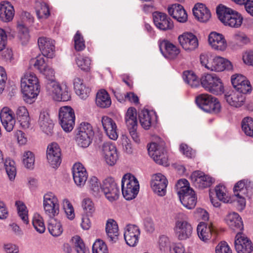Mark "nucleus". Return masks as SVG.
<instances>
[{
    "label": "nucleus",
    "instance_id": "f257e3e1",
    "mask_svg": "<svg viewBox=\"0 0 253 253\" xmlns=\"http://www.w3.org/2000/svg\"><path fill=\"white\" fill-rule=\"evenodd\" d=\"M21 89L24 100L29 104L37 98L41 89L40 81L36 75L25 72L21 77Z\"/></svg>",
    "mask_w": 253,
    "mask_h": 253
},
{
    "label": "nucleus",
    "instance_id": "f03ea898",
    "mask_svg": "<svg viewBox=\"0 0 253 253\" xmlns=\"http://www.w3.org/2000/svg\"><path fill=\"white\" fill-rule=\"evenodd\" d=\"M175 186L182 205L189 210L194 209L197 203V198L194 191L190 187L188 181L185 179H180Z\"/></svg>",
    "mask_w": 253,
    "mask_h": 253
},
{
    "label": "nucleus",
    "instance_id": "7ed1b4c3",
    "mask_svg": "<svg viewBox=\"0 0 253 253\" xmlns=\"http://www.w3.org/2000/svg\"><path fill=\"white\" fill-rule=\"evenodd\" d=\"M46 94L56 101H66L71 98L69 87L66 84H60L55 80L46 82L45 85Z\"/></svg>",
    "mask_w": 253,
    "mask_h": 253
},
{
    "label": "nucleus",
    "instance_id": "20e7f679",
    "mask_svg": "<svg viewBox=\"0 0 253 253\" xmlns=\"http://www.w3.org/2000/svg\"><path fill=\"white\" fill-rule=\"evenodd\" d=\"M253 188V184L247 179H243L236 183L234 187L233 200L239 211H243L246 205V198L249 197Z\"/></svg>",
    "mask_w": 253,
    "mask_h": 253
},
{
    "label": "nucleus",
    "instance_id": "39448f33",
    "mask_svg": "<svg viewBox=\"0 0 253 253\" xmlns=\"http://www.w3.org/2000/svg\"><path fill=\"white\" fill-rule=\"evenodd\" d=\"M216 13L219 20L225 26L237 28L243 23V17L239 12L223 5L217 7Z\"/></svg>",
    "mask_w": 253,
    "mask_h": 253
},
{
    "label": "nucleus",
    "instance_id": "423d86ee",
    "mask_svg": "<svg viewBox=\"0 0 253 253\" xmlns=\"http://www.w3.org/2000/svg\"><path fill=\"white\" fill-rule=\"evenodd\" d=\"M200 60L203 66L211 71L221 72L224 70H231L233 69L230 61L220 56L211 58L207 54L202 53L200 56Z\"/></svg>",
    "mask_w": 253,
    "mask_h": 253
},
{
    "label": "nucleus",
    "instance_id": "0eeeda50",
    "mask_svg": "<svg viewBox=\"0 0 253 253\" xmlns=\"http://www.w3.org/2000/svg\"><path fill=\"white\" fill-rule=\"evenodd\" d=\"M173 231L176 238L180 241L186 240L191 237L193 228L186 216L178 213L175 216Z\"/></svg>",
    "mask_w": 253,
    "mask_h": 253
},
{
    "label": "nucleus",
    "instance_id": "6e6552de",
    "mask_svg": "<svg viewBox=\"0 0 253 253\" xmlns=\"http://www.w3.org/2000/svg\"><path fill=\"white\" fill-rule=\"evenodd\" d=\"M122 191L124 198L130 200L135 198L139 190V184L137 178L132 174H125L122 179Z\"/></svg>",
    "mask_w": 253,
    "mask_h": 253
},
{
    "label": "nucleus",
    "instance_id": "1a4fd4ad",
    "mask_svg": "<svg viewBox=\"0 0 253 253\" xmlns=\"http://www.w3.org/2000/svg\"><path fill=\"white\" fill-rule=\"evenodd\" d=\"M197 105L204 111L216 114L220 112L221 106L217 99L208 94H202L196 98Z\"/></svg>",
    "mask_w": 253,
    "mask_h": 253
},
{
    "label": "nucleus",
    "instance_id": "9d476101",
    "mask_svg": "<svg viewBox=\"0 0 253 253\" xmlns=\"http://www.w3.org/2000/svg\"><path fill=\"white\" fill-rule=\"evenodd\" d=\"M93 135L91 126L87 123H82L77 128L75 140L80 147L86 148L90 144Z\"/></svg>",
    "mask_w": 253,
    "mask_h": 253
},
{
    "label": "nucleus",
    "instance_id": "9b49d317",
    "mask_svg": "<svg viewBox=\"0 0 253 253\" xmlns=\"http://www.w3.org/2000/svg\"><path fill=\"white\" fill-rule=\"evenodd\" d=\"M202 86L213 94L218 95L223 92L224 88L221 80L213 74L204 75L201 78Z\"/></svg>",
    "mask_w": 253,
    "mask_h": 253
},
{
    "label": "nucleus",
    "instance_id": "f8f14e48",
    "mask_svg": "<svg viewBox=\"0 0 253 253\" xmlns=\"http://www.w3.org/2000/svg\"><path fill=\"white\" fill-rule=\"evenodd\" d=\"M59 119L62 129L66 132L71 131L75 126L74 110L68 106H63L59 111Z\"/></svg>",
    "mask_w": 253,
    "mask_h": 253
},
{
    "label": "nucleus",
    "instance_id": "ddd939ff",
    "mask_svg": "<svg viewBox=\"0 0 253 253\" xmlns=\"http://www.w3.org/2000/svg\"><path fill=\"white\" fill-rule=\"evenodd\" d=\"M43 206L46 215L53 218L59 212V204L57 197L52 192H48L43 196Z\"/></svg>",
    "mask_w": 253,
    "mask_h": 253
},
{
    "label": "nucleus",
    "instance_id": "4468645a",
    "mask_svg": "<svg viewBox=\"0 0 253 253\" xmlns=\"http://www.w3.org/2000/svg\"><path fill=\"white\" fill-rule=\"evenodd\" d=\"M178 41L182 48L187 52L196 49L199 46L197 37L191 32H184L178 37Z\"/></svg>",
    "mask_w": 253,
    "mask_h": 253
},
{
    "label": "nucleus",
    "instance_id": "2eb2a0df",
    "mask_svg": "<svg viewBox=\"0 0 253 253\" xmlns=\"http://www.w3.org/2000/svg\"><path fill=\"white\" fill-rule=\"evenodd\" d=\"M101 190L102 193H103L110 202L116 201L119 198V188L114 179L111 177L107 178L103 181Z\"/></svg>",
    "mask_w": 253,
    "mask_h": 253
},
{
    "label": "nucleus",
    "instance_id": "dca6fc26",
    "mask_svg": "<svg viewBox=\"0 0 253 253\" xmlns=\"http://www.w3.org/2000/svg\"><path fill=\"white\" fill-rule=\"evenodd\" d=\"M148 154L157 164L168 166V156L163 148L152 142L148 146Z\"/></svg>",
    "mask_w": 253,
    "mask_h": 253
},
{
    "label": "nucleus",
    "instance_id": "f3484780",
    "mask_svg": "<svg viewBox=\"0 0 253 253\" xmlns=\"http://www.w3.org/2000/svg\"><path fill=\"white\" fill-rule=\"evenodd\" d=\"M102 155L106 163L114 165L119 159L117 149L114 144L110 142H104L102 148Z\"/></svg>",
    "mask_w": 253,
    "mask_h": 253
},
{
    "label": "nucleus",
    "instance_id": "a211bd4d",
    "mask_svg": "<svg viewBox=\"0 0 253 253\" xmlns=\"http://www.w3.org/2000/svg\"><path fill=\"white\" fill-rule=\"evenodd\" d=\"M235 249L237 253H251L253 246L251 241L242 232H238L235 238Z\"/></svg>",
    "mask_w": 253,
    "mask_h": 253
},
{
    "label": "nucleus",
    "instance_id": "6ab92c4d",
    "mask_svg": "<svg viewBox=\"0 0 253 253\" xmlns=\"http://www.w3.org/2000/svg\"><path fill=\"white\" fill-rule=\"evenodd\" d=\"M46 158L52 168H57L60 166L61 162V150L56 143H52L47 146Z\"/></svg>",
    "mask_w": 253,
    "mask_h": 253
},
{
    "label": "nucleus",
    "instance_id": "aec40b11",
    "mask_svg": "<svg viewBox=\"0 0 253 253\" xmlns=\"http://www.w3.org/2000/svg\"><path fill=\"white\" fill-rule=\"evenodd\" d=\"M190 179L193 184L200 189L210 187L214 182L213 179L200 170L192 172Z\"/></svg>",
    "mask_w": 253,
    "mask_h": 253
},
{
    "label": "nucleus",
    "instance_id": "412c9836",
    "mask_svg": "<svg viewBox=\"0 0 253 253\" xmlns=\"http://www.w3.org/2000/svg\"><path fill=\"white\" fill-rule=\"evenodd\" d=\"M153 18L156 27L162 31L171 30L173 23L171 19L165 13L156 11L153 13Z\"/></svg>",
    "mask_w": 253,
    "mask_h": 253
},
{
    "label": "nucleus",
    "instance_id": "4be33fe9",
    "mask_svg": "<svg viewBox=\"0 0 253 253\" xmlns=\"http://www.w3.org/2000/svg\"><path fill=\"white\" fill-rule=\"evenodd\" d=\"M231 81L236 90L241 91L244 93L251 92L252 86L250 82L245 76L236 74L232 76Z\"/></svg>",
    "mask_w": 253,
    "mask_h": 253
},
{
    "label": "nucleus",
    "instance_id": "5701e85b",
    "mask_svg": "<svg viewBox=\"0 0 253 253\" xmlns=\"http://www.w3.org/2000/svg\"><path fill=\"white\" fill-rule=\"evenodd\" d=\"M168 181L166 177L161 173L155 174L151 183L154 192L160 196H164L166 193V188Z\"/></svg>",
    "mask_w": 253,
    "mask_h": 253
},
{
    "label": "nucleus",
    "instance_id": "b1692460",
    "mask_svg": "<svg viewBox=\"0 0 253 253\" xmlns=\"http://www.w3.org/2000/svg\"><path fill=\"white\" fill-rule=\"evenodd\" d=\"M140 235V229L136 225L128 224L125 228L124 238L126 243L130 247H134L138 244Z\"/></svg>",
    "mask_w": 253,
    "mask_h": 253
},
{
    "label": "nucleus",
    "instance_id": "393cba45",
    "mask_svg": "<svg viewBox=\"0 0 253 253\" xmlns=\"http://www.w3.org/2000/svg\"><path fill=\"white\" fill-rule=\"evenodd\" d=\"M39 47L43 56L52 58L54 56L55 43L52 39L45 37H41L38 39Z\"/></svg>",
    "mask_w": 253,
    "mask_h": 253
},
{
    "label": "nucleus",
    "instance_id": "a878e982",
    "mask_svg": "<svg viewBox=\"0 0 253 253\" xmlns=\"http://www.w3.org/2000/svg\"><path fill=\"white\" fill-rule=\"evenodd\" d=\"M73 179L75 184L80 187H83L87 179L88 174L85 168L80 163L74 165L72 169Z\"/></svg>",
    "mask_w": 253,
    "mask_h": 253
},
{
    "label": "nucleus",
    "instance_id": "bb28decb",
    "mask_svg": "<svg viewBox=\"0 0 253 253\" xmlns=\"http://www.w3.org/2000/svg\"><path fill=\"white\" fill-rule=\"evenodd\" d=\"M208 42L211 48L216 50L224 51L227 47L224 36L216 32H212L209 34Z\"/></svg>",
    "mask_w": 253,
    "mask_h": 253
},
{
    "label": "nucleus",
    "instance_id": "cd10ccee",
    "mask_svg": "<svg viewBox=\"0 0 253 253\" xmlns=\"http://www.w3.org/2000/svg\"><path fill=\"white\" fill-rule=\"evenodd\" d=\"M102 125L106 135L112 140H116L118 137L117 126L115 122L108 116L101 119Z\"/></svg>",
    "mask_w": 253,
    "mask_h": 253
},
{
    "label": "nucleus",
    "instance_id": "c85d7f7f",
    "mask_svg": "<svg viewBox=\"0 0 253 253\" xmlns=\"http://www.w3.org/2000/svg\"><path fill=\"white\" fill-rule=\"evenodd\" d=\"M246 93L235 90L227 92L225 94V99L231 106L238 108L243 106L246 100Z\"/></svg>",
    "mask_w": 253,
    "mask_h": 253
},
{
    "label": "nucleus",
    "instance_id": "c756f323",
    "mask_svg": "<svg viewBox=\"0 0 253 253\" xmlns=\"http://www.w3.org/2000/svg\"><path fill=\"white\" fill-rule=\"evenodd\" d=\"M38 125L44 133L47 135L52 134L54 125L47 112L43 111L40 113Z\"/></svg>",
    "mask_w": 253,
    "mask_h": 253
},
{
    "label": "nucleus",
    "instance_id": "7c9ffc66",
    "mask_svg": "<svg viewBox=\"0 0 253 253\" xmlns=\"http://www.w3.org/2000/svg\"><path fill=\"white\" fill-rule=\"evenodd\" d=\"M195 18L201 22H206L211 17L210 10L203 3H197L193 9Z\"/></svg>",
    "mask_w": 253,
    "mask_h": 253
},
{
    "label": "nucleus",
    "instance_id": "2f4dec72",
    "mask_svg": "<svg viewBox=\"0 0 253 253\" xmlns=\"http://www.w3.org/2000/svg\"><path fill=\"white\" fill-rule=\"evenodd\" d=\"M15 11L13 5L8 1L0 3V19L4 22L11 21L14 16Z\"/></svg>",
    "mask_w": 253,
    "mask_h": 253
},
{
    "label": "nucleus",
    "instance_id": "473e14b6",
    "mask_svg": "<svg viewBox=\"0 0 253 253\" xmlns=\"http://www.w3.org/2000/svg\"><path fill=\"white\" fill-rule=\"evenodd\" d=\"M169 14L179 22H185L187 19V14L183 7L179 4H173L168 8Z\"/></svg>",
    "mask_w": 253,
    "mask_h": 253
},
{
    "label": "nucleus",
    "instance_id": "72a5a7b5",
    "mask_svg": "<svg viewBox=\"0 0 253 253\" xmlns=\"http://www.w3.org/2000/svg\"><path fill=\"white\" fill-rule=\"evenodd\" d=\"M74 88L77 95L82 99H86L90 93V88L84 83L83 80L76 77L73 81Z\"/></svg>",
    "mask_w": 253,
    "mask_h": 253
},
{
    "label": "nucleus",
    "instance_id": "f704fd0d",
    "mask_svg": "<svg viewBox=\"0 0 253 253\" xmlns=\"http://www.w3.org/2000/svg\"><path fill=\"white\" fill-rule=\"evenodd\" d=\"M155 112L147 109L143 110L139 115V122L141 126L145 129H148L152 123L156 120Z\"/></svg>",
    "mask_w": 253,
    "mask_h": 253
},
{
    "label": "nucleus",
    "instance_id": "c9c22d12",
    "mask_svg": "<svg viewBox=\"0 0 253 253\" xmlns=\"http://www.w3.org/2000/svg\"><path fill=\"white\" fill-rule=\"evenodd\" d=\"M225 221L227 225L234 231H241L244 228L242 218L236 212L229 213L225 218Z\"/></svg>",
    "mask_w": 253,
    "mask_h": 253
},
{
    "label": "nucleus",
    "instance_id": "e433bc0d",
    "mask_svg": "<svg viewBox=\"0 0 253 253\" xmlns=\"http://www.w3.org/2000/svg\"><path fill=\"white\" fill-rule=\"evenodd\" d=\"M159 46L162 53L168 58H174L180 52L178 48L167 41H164L161 43Z\"/></svg>",
    "mask_w": 253,
    "mask_h": 253
},
{
    "label": "nucleus",
    "instance_id": "4c0bfd02",
    "mask_svg": "<svg viewBox=\"0 0 253 253\" xmlns=\"http://www.w3.org/2000/svg\"><path fill=\"white\" fill-rule=\"evenodd\" d=\"M105 230L109 241L112 243L116 242L119 235L117 222L113 219H108L106 223Z\"/></svg>",
    "mask_w": 253,
    "mask_h": 253
},
{
    "label": "nucleus",
    "instance_id": "58836bf2",
    "mask_svg": "<svg viewBox=\"0 0 253 253\" xmlns=\"http://www.w3.org/2000/svg\"><path fill=\"white\" fill-rule=\"evenodd\" d=\"M16 118L23 128L29 127L30 118L29 113L24 106H19L15 110Z\"/></svg>",
    "mask_w": 253,
    "mask_h": 253
},
{
    "label": "nucleus",
    "instance_id": "ea45409f",
    "mask_svg": "<svg viewBox=\"0 0 253 253\" xmlns=\"http://www.w3.org/2000/svg\"><path fill=\"white\" fill-rule=\"evenodd\" d=\"M87 188L90 193L94 197H100L102 194V185L98 179L95 176L91 177L87 184Z\"/></svg>",
    "mask_w": 253,
    "mask_h": 253
},
{
    "label": "nucleus",
    "instance_id": "a19ab883",
    "mask_svg": "<svg viewBox=\"0 0 253 253\" xmlns=\"http://www.w3.org/2000/svg\"><path fill=\"white\" fill-rule=\"evenodd\" d=\"M197 234L201 240L208 242L211 237L213 228L210 226H207L203 222L200 223L197 228Z\"/></svg>",
    "mask_w": 253,
    "mask_h": 253
},
{
    "label": "nucleus",
    "instance_id": "79ce46f5",
    "mask_svg": "<svg viewBox=\"0 0 253 253\" xmlns=\"http://www.w3.org/2000/svg\"><path fill=\"white\" fill-rule=\"evenodd\" d=\"M111 103L110 95L105 89H101L97 93L96 104L97 106L102 108H108Z\"/></svg>",
    "mask_w": 253,
    "mask_h": 253
},
{
    "label": "nucleus",
    "instance_id": "37998d69",
    "mask_svg": "<svg viewBox=\"0 0 253 253\" xmlns=\"http://www.w3.org/2000/svg\"><path fill=\"white\" fill-rule=\"evenodd\" d=\"M49 233L55 237L60 236L63 232V228L60 221L51 218L50 219L48 226Z\"/></svg>",
    "mask_w": 253,
    "mask_h": 253
},
{
    "label": "nucleus",
    "instance_id": "c03bdc74",
    "mask_svg": "<svg viewBox=\"0 0 253 253\" xmlns=\"http://www.w3.org/2000/svg\"><path fill=\"white\" fill-rule=\"evenodd\" d=\"M125 122L127 128L137 126V113L134 108L130 107L127 109L125 116Z\"/></svg>",
    "mask_w": 253,
    "mask_h": 253
},
{
    "label": "nucleus",
    "instance_id": "a18cd8bd",
    "mask_svg": "<svg viewBox=\"0 0 253 253\" xmlns=\"http://www.w3.org/2000/svg\"><path fill=\"white\" fill-rule=\"evenodd\" d=\"M36 13L39 19H45L50 15L48 6L44 2H38L36 7Z\"/></svg>",
    "mask_w": 253,
    "mask_h": 253
},
{
    "label": "nucleus",
    "instance_id": "49530a36",
    "mask_svg": "<svg viewBox=\"0 0 253 253\" xmlns=\"http://www.w3.org/2000/svg\"><path fill=\"white\" fill-rule=\"evenodd\" d=\"M22 160L26 168L30 169H34L35 157L33 152L30 151H25L23 154Z\"/></svg>",
    "mask_w": 253,
    "mask_h": 253
},
{
    "label": "nucleus",
    "instance_id": "de8ad7c7",
    "mask_svg": "<svg viewBox=\"0 0 253 253\" xmlns=\"http://www.w3.org/2000/svg\"><path fill=\"white\" fill-rule=\"evenodd\" d=\"M33 225L39 233H43L45 230V226L42 217L38 213H35L33 217Z\"/></svg>",
    "mask_w": 253,
    "mask_h": 253
},
{
    "label": "nucleus",
    "instance_id": "09e8293b",
    "mask_svg": "<svg viewBox=\"0 0 253 253\" xmlns=\"http://www.w3.org/2000/svg\"><path fill=\"white\" fill-rule=\"evenodd\" d=\"M17 207L18 214L24 223L28 224L29 223L28 210L26 206L21 201H17L15 203Z\"/></svg>",
    "mask_w": 253,
    "mask_h": 253
},
{
    "label": "nucleus",
    "instance_id": "8fccbe9b",
    "mask_svg": "<svg viewBox=\"0 0 253 253\" xmlns=\"http://www.w3.org/2000/svg\"><path fill=\"white\" fill-rule=\"evenodd\" d=\"M183 78L185 83L192 87H197L199 85V82L195 74L190 71L183 72Z\"/></svg>",
    "mask_w": 253,
    "mask_h": 253
},
{
    "label": "nucleus",
    "instance_id": "3c124183",
    "mask_svg": "<svg viewBox=\"0 0 253 253\" xmlns=\"http://www.w3.org/2000/svg\"><path fill=\"white\" fill-rule=\"evenodd\" d=\"M72 242L77 253H89L88 249L85 246L80 237L78 236H74L72 239Z\"/></svg>",
    "mask_w": 253,
    "mask_h": 253
},
{
    "label": "nucleus",
    "instance_id": "603ef678",
    "mask_svg": "<svg viewBox=\"0 0 253 253\" xmlns=\"http://www.w3.org/2000/svg\"><path fill=\"white\" fill-rule=\"evenodd\" d=\"M76 63L79 68L84 71H89L90 69L91 60L88 57L79 55L76 59Z\"/></svg>",
    "mask_w": 253,
    "mask_h": 253
},
{
    "label": "nucleus",
    "instance_id": "864d4df0",
    "mask_svg": "<svg viewBox=\"0 0 253 253\" xmlns=\"http://www.w3.org/2000/svg\"><path fill=\"white\" fill-rule=\"evenodd\" d=\"M215 191L219 200L224 203H228L230 202V198L227 189L224 185H218L216 186L215 188Z\"/></svg>",
    "mask_w": 253,
    "mask_h": 253
},
{
    "label": "nucleus",
    "instance_id": "5fc2aeb1",
    "mask_svg": "<svg viewBox=\"0 0 253 253\" xmlns=\"http://www.w3.org/2000/svg\"><path fill=\"white\" fill-rule=\"evenodd\" d=\"M242 128L247 135L253 137V119L252 118L246 117L243 120Z\"/></svg>",
    "mask_w": 253,
    "mask_h": 253
},
{
    "label": "nucleus",
    "instance_id": "6e6d98bb",
    "mask_svg": "<svg viewBox=\"0 0 253 253\" xmlns=\"http://www.w3.org/2000/svg\"><path fill=\"white\" fill-rule=\"evenodd\" d=\"M62 206L67 217L70 220H73L75 216L74 208L67 199L62 201Z\"/></svg>",
    "mask_w": 253,
    "mask_h": 253
},
{
    "label": "nucleus",
    "instance_id": "4d7b16f0",
    "mask_svg": "<svg viewBox=\"0 0 253 253\" xmlns=\"http://www.w3.org/2000/svg\"><path fill=\"white\" fill-rule=\"evenodd\" d=\"M120 139L123 151L126 154H132L133 152L134 148L128 137L126 134H122Z\"/></svg>",
    "mask_w": 253,
    "mask_h": 253
},
{
    "label": "nucleus",
    "instance_id": "13d9d810",
    "mask_svg": "<svg viewBox=\"0 0 253 253\" xmlns=\"http://www.w3.org/2000/svg\"><path fill=\"white\" fill-rule=\"evenodd\" d=\"M18 28L19 30L18 37L21 43L23 44H27L30 40L28 29L23 24L19 25Z\"/></svg>",
    "mask_w": 253,
    "mask_h": 253
},
{
    "label": "nucleus",
    "instance_id": "bf43d9fd",
    "mask_svg": "<svg viewBox=\"0 0 253 253\" xmlns=\"http://www.w3.org/2000/svg\"><path fill=\"white\" fill-rule=\"evenodd\" d=\"M92 253H108L107 247L102 240H96L92 246Z\"/></svg>",
    "mask_w": 253,
    "mask_h": 253
},
{
    "label": "nucleus",
    "instance_id": "052dcab7",
    "mask_svg": "<svg viewBox=\"0 0 253 253\" xmlns=\"http://www.w3.org/2000/svg\"><path fill=\"white\" fill-rule=\"evenodd\" d=\"M74 46L77 51H82L85 48L84 41L79 31H77L74 38Z\"/></svg>",
    "mask_w": 253,
    "mask_h": 253
},
{
    "label": "nucleus",
    "instance_id": "680f3d73",
    "mask_svg": "<svg viewBox=\"0 0 253 253\" xmlns=\"http://www.w3.org/2000/svg\"><path fill=\"white\" fill-rule=\"evenodd\" d=\"M158 247L162 252L165 253L169 250L170 243L169 238L166 236H161L158 241Z\"/></svg>",
    "mask_w": 253,
    "mask_h": 253
},
{
    "label": "nucleus",
    "instance_id": "e2e57ef3",
    "mask_svg": "<svg viewBox=\"0 0 253 253\" xmlns=\"http://www.w3.org/2000/svg\"><path fill=\"white\" fill-rule=\"evenodd\" d=\"M14 118L13 112L8 107L3 108L0 112V119L1 124L6 123L5 120H8Z\"/></svg>",
    "mask_w": 253,
    "mask_h": 253
},
{
    "label": "nucleus",
    "instance_id": "0e129e2a",
    "mask_svg": "<svg viewBox=\"0 0 253 253\" xmlns=\"http://www.w3.org/2000/svg\"><path fill=\"white\" fill-rule=\"evenodd\" d=\"M40 73L44 76V78L46 79V82H49L51 80H55V72L54 70L48 65L42 70Z\"/></svg>",
    "mask_w": 253,
    "mask_h": 253
},
{
    "label": "nucleus",
    "instance_id": "69168bd1",
    "mask_svg": "<svg viewBox=\"0 0 253 253\" xmlns=\"http://www.w3.org/2000/svg\"><path fill=\"white\" fill-rule=\"evenodd\" d=\"M233 38L237 42L242 45L246 44L250 42L248 37L244 33L241 32H237L234 34Z\"/></svg>",
    "mask_w": 253,
    "mask_h": 253
},
{
    "label": "nucleus",
    "instance_id": "338daca9",
    "mask_svg": "<svg viewBox=\"0 0 253 253\" xmlns=\"http://www.w3.org/2000/svg\"><path fill=\"white\" fill-rule=\"evenodd\" d=\"M242 59L245 64L253 67V49L245 51L242 54Z\"/></svg>",
    "mask_w": 253,
    "mask_h": 253
},
{
    "label": "nucleus",
    "instance_id": "774afa93",
    "mask_svg": "<svg viewBox=\"0 0 253 253\" xmlns=\"http://www.w3.org/2000/svg\"><path fill=\"white\" fill-rule=\"evenodd\" d=\"M215 253H232L228 244L224 241L220 242L215 248Z\"/></svg>",
    "mask_w": 253,
    "mask_h": 253
}]
</instances>
